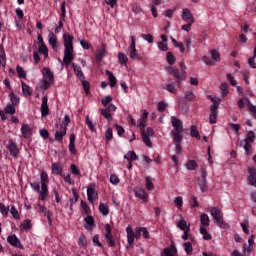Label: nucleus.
Wrapping results in <instances>:
<instances>
[{"label":"nucleus","instance_id":"f257e3e1","mask_svg":"<svg viewBox=\"0 0 256 256\" xmlns=\"http://www.w3.org/2000/svg\"><path fill=\"white\" fill-rule=\"evenodd\" d=\"M137 127H139L141 131V137H142L143 143H145V146L153 147V143L151 142V137L155 135V131L153 130V128L148 127L145 129V127H147V121L142 120L141 118H139L137 121Z\"/></svg>","mask_w":256,"mask_h":256},{"label":"nucleus","instance_id":"f03ea898","mask_svg":"<svg viewBox=\"0 0 256 256\" xmlns=\"http://www.w3.org/2000/svg\"><path fill=\"white\" fill-rule=\"evenodd\" d=\"M172 127L174 128L171 130L172 139H176L179 141L183 138V121L175 116L171 117Z\"/></svg>","mask_w":256,"mask_h":256},{"label":"nucleus","instance_id":"7ed1b4c3","mask_svg":"<svg viewBox=\"0 0 256 256\" xmlns=\"http://www.w3.org/2000/svg\"><path fill=\"white\" fill-rule=\"evenodd\" d=\"M211 216L213 217L214 221H216V225L221 229H227V223L223 221V212L221 209L217 207L210 208Z\"/></svg>","mask_w":256,"mask_h":256},{"label":"nucleus","instance_id":"20e7f679","mask_svg":"<svg viewBox=\"0 0 256 256\" xmlns=\"http://www.w3.org/2000/svg\"><path fill=\"white\" fill-rule=\"evenodd\" d=\"M44 80L43 84L40 86V89H43L44 91H47L48 87H51V83L54 81L53 72L48 67H44L41 71Z\"/></svg>","mask_w":256,"mask_h":256},{"label":"nucleus","instance_id":"39448f33","mask_svg":"<svg viewBox=\"0 0 256 256\" xmlns=\"http://www.w3.org/2000/svg\"><path fill=\"white\" fill-rule=\"evenodd\" d=\"M130 39L131 43L126 50L127 55L132 59V61H142L143 57H141V54L137 53V48L135 47V36H131Z\"/></svg>","mask_w":256,"mask_h":256},{"label":"nucleus","instance_id":"423d86ee","mask_svg":"<svg viewBox=\"0 0 256 256\" xmlns=\"http://www.w3.org/2000/svg\"><path fill=\"white\" fill-rule=\"evenodd\" d=\"M167 71L170 75L174 76L176 79V83H177V87L181 88L182 87V83L181 81H185V75L181 74L179 72V69L175 68V67H168Z\"/></svg>","mask_w":256,"mask_h":256},{"label":"nucleus","instance_id":"0eeeda50","mask_svg":"<svg viewBox=\"0 0 256 256\" xmlns=\"http://www.w3.org/2000/svg\"><path fill=\"white\" fill-rule=\"evenodd\" d=\"M213 105L210 106V116H209V123H211L212 125L217 123V117H219V111L217 109H219V103L215 102V100H213Z\"/></svg>","mask_w":256,"mask_h":256},{"label":"nucleus","instance_id":"6e6552de","mask_svg":"<svg viewBox=\"0 0 256 256\" xmlns=\"http://www.w3.org/2000/svg\"><path fill=\"white\" fill-rule=\"evenodd\" d=\"M133 193L135 197L143 201V203H147L149 201V194L143 188H134Z\"/></svg>","mask_w":256,"mask_h":256},{"label":"nucleus","instance_id":"1a4fd4ad","mask_svg":"<svg viewBox=\"0 0 256 256\" xmlns=\"http://www.w3.org/2000/svg\"><path fill=\"white\" fill-rule=\"evenodd\" d=\"M73 59H75L73 56V49H64L63 63L65 67H69V65L73 63Z\"/></svg>","mask_w":256,"mask_h":256},{"label":"nucleus","instance_id":"9d476101","mask_svg":"<svg viewBox=\"0 0 256 256\" xmlns=\"http://www.w3.org/2000/svg\"><path fill=\"white\" fill-rule=\"evenodd\" d=\"M7 242L9 245L16 247L17 249H25V247L21 244V240H19L15 234L8 236Z\"/></svg>","mask_w":256,"mask_h":256},{"label":"nucleus","instance_id":"9b49d317","mask_svg":"<svg viewBox=\"0 0 256 256\" xmlns=\"http://www.w3.org/2000/svg\"><path fill=\"white\" fill-rule=\"evenodd\" d=\"M67 135V126H60V130H56L55 132V141L58 143H63V137Z\"/></svg>","mask_w":256,"mask_h":256},{"label":"nucleus","instance_id":"f8f14e48","mask_svg":"<svg viewBox=\"0 0 256 256\" xmlns=\"http://www.w3.org/2000/svg\"><path fill=\"white\" fill-rule=\"evenodd\" d=\"M73 35L69 33L63 34L64 49H73Z\"/></svg>","mask_w":256,"mask_h":256},{"label":"nucleus","instance_id":"ddd939ff","mask_svg":"<svg viewBox=\"0 0 256 256\" xmlns=\"http://www.w3.org/2000/svg\"><path fill=\"white\" fill-rule=\"evenodd\" d=\"M177 247H175V244H171L170 247L164 248L162 252V256H178Z\"/></svg>","mask_w":256,"mask_h":256},{"label":"nucleus","instance_id":"4468645a","mask_svg":"<svg viewBox=\"0 0 256 256\" xmlns=\"http://www.w3.org/2000/svg\"><path fill=\"white\" fill-rule=\"evenodd\" d=\"M48 101L49 98H47V96L42 97V104L40 107L42 117H47V115H49V105H47Z\"/></svg>","mask_w":256,"mask_h":256},{"label":"nucleus","instance_id":"2eb2a0df","mask_svg":"<svg viewBox=\"0 0 256 256\" xmlns=\"http://www.w3.org/2000/svg\"><path fill=\"white\" fill-rule=\"evenodd\" d=\"M182 19L186 23H195V18H193V14H191V10L187 8L183 9Z\"/></svg>","mask_w":256,"mask_h":256},{"label":"nucleus","instance_id":"dca6fc26","mask_svg":"<svg viewBox=\"0 0 256 256\" xmlns=\"http://www.w3.org/2000/svg\"><path fill=\"white\" fill-rule=\"evenodd\" d=\"M8 151L12 157H17L19 155V147H17V144L13 141L8 142Z\"/></svg>","mask_w":256,"mask_h":256},{"label":"nucleus","instance_id":"f3484780","mask_svg":"<svg viewBox=\"0 0 256 256\" xmlns=\"http://www.w3.org/2000/svg\"><path fill=\"white\" fill-rule=\"evenodd\" d=\"M72 69H73L76 77L79 79V81H83V79H85V74L83 73L81 66H79L75 63H72Z\"/></svg>","mask_w":256,"mask_h":256},{"label":"nucleus","instance_id":"a211bd4d","mask_svg":"<svg viewBox=\"0 0 256 256\" xmlns=\"http://www.w3.org/2000/svg\"><path fill=\"white\" fill-rule=\"evenodd\" d=\"M39 200L45 201L49 195V189L47 188V184H41V189L39 190Z\"/></svg>","mask_w":256,"mask_h":256},{"label":"nucleus","instance_id":"6ab92c4d","mask_svg":"<svg viewBox=\"0 0 256 256\" xmlns=\"http://www.w3.org/2000/svg\"><path fill=\"white\" fill-rule=\"evenodd\" d=\"M126 233H127V242L129 245H133L135 242V231H133V228H131V225H128L126 227Z\"/></svg>","mask_w":256,"mask_h":256},{"label":"nucleus","instance_id":"aec40b11","mask_svg":"<svg viewBox=\"0 0 256 256\" xmlns=\"http://www.w3.org/2000/svg\"><path fill=\"white\" fill-rule=\"evenodd\" d=\"M248 182L253 187H256V169L255 168H248Z\"/></svg>","mask_w":256,"mask_h":256},{"label":"nucleus","instance_id":"412c9836","mask_svg":"<svg viewBox=\"0 0 256 256\" xmlns=\"http://www.w3.org/2000/svg\"><path fill=\"white\" fill-rule=\"evenodd\" d=\"M48 43L51 45L52 49H57V47H59V41H57V36H55V33L50 32L48 34Z\"/></svg>","mask_w":256,"mask_h":256},{"label":"nucleus","instance_id":"4be33fe9","mask_svg":"<svg viewBox=\"0 0 256 256\" xmlns=\"http://www.w3.org/2000/svg\"><path fill=\"white\" fill-rule=\"evenodd\" d=\"M21 133L24 139H29L33 133V129L28 124H23L21 126Z\"/></svg>","mask_w":256,"mask_h":256},{"label":"nucleus","instance_id":"5701e85b","mask_svg":"<svg viewBox=\"0 0 256 256\" xmlns=\"http://www.w3.org/2000/svg\"><path fill=\"white\" fill-rule=\"evenodd\" d=\"M107 50L105 49V45L102 46L96 51V61L97 63H101L103 61V57H105Z\"/></svg>","mask_w":256,"mask_h":256},{"label":"nucleus","instance_id":"b1692460","mask_svg":"<svg viewBox=\"0 0 256 256\" xmlns=\"http://www.w3.org/2000/svg\"><path fill=\"white\" fill-rule=\"evenodd\" d=\"M85 221V229H87V231H91L93 229V227H95V218H93V216H86L84 218Z\"/></svg>","mask_w":256,"mask_h":256},{"label":"nucleus","instance_id":"393cba45","mask_svg":"<svg viewBox=\"0 0 256 256\" xmlns=\"http://www.w3.org/2000/svg\"><path fill=\"white\" fill-rule=\"evenodd\" d=\"M198 185L202 193H207V191H209V185H208L207 179L198 178Z\"/></svg>","mask_w":256,"mask_h":256},{"label":"nucleus","instance_id":"a878e982","mask_svg":"<svg viewBox=\"0 0 256 256\" xmlns=\"http://www.w3.org/2000/svg\"><path fill=\"white\" fill-rule=\"evenodd\" d=\"M22 93L25 97H31L33 95V90L29 85H27L24 81H21Z\"/></svg>","mask_w":256,"mask_h":256},{"label":"nucleus","instance_id":"bb28decb","mask_svg":"<svg viewBox=\"0 0 256 256\" xmlns=\"http://www.w3.org/2000/svg\"><path fill=\"white\" fill-rule=\"evenodd\" d=\"M87 197L90 203H95V200L97 199V192H95L94 188H87Z\"/></svg>","mask_w":256,"mask_h":256},{"label":"nucleus","instance_id":"cd10ccee","mask_svg":"<svg viewBox=\"0 0 256 256\" xmlns=\"http://www.w3.org/2000/svg\"><path fill=\"white\" fill-rule=\"evenodd\" d=\"M105 73L108 76L110 87H115L117 85V78L113 75V72L106 70Z\"/></svg>","mask_w":256,"mask_h":256},{"label":"nucleus","instance_id":"c85d7f7f","mask_svg":"<svg viewBox=\"0 0 256 256\" xmlns=\"http://www.w3.org/2000/svg\"><path fill=\"white\" fill-rule=\"evenodd\" d=\"M124 159H127V161H137V159H139V156H137V153H135V151L131 150L124 155Z\"/></svg>","mask_w":256,"mask_h":256},{"label":"nucleus","instance_id":"c756f323","mask_svg":"<svg viewBox=\"0 0 256 256\" xmlns=\"http://www.w3.org/2000/svg\"><path fill=\"white\" fill-rule=\"evenodd\" d=\"M190 135L191 137H194V139H197V141H201V135L199 134V130L197 129V126L192 125L190 127Z\"/></svg>","mask_w":256,"mask_h":256},{"label":"nucleus","instance_id":"7c9ffc66","mask_svg":"<svg viewBox=\"0 0 256 256\" xmlns=\"http://www.w3.org/2000/svg\"><path fill=\"white\" fill-rule=\"evenodd\" d=\"M52 173H55L56 175H62L63 174V168H61V164L59 163H52Z\"/></svg>","mask_w":256,"mask_h":256},{"label":"nucleus","instance_id":"2f4dec72","mask_svg":"<svg viewBox=\"0 0 256 256\" xmlns=\"http://www.w3.org/2000/svg\"><path fill=\"white\" fill-rule=\"evenodd\" d=\"M9 97H10V101H11L10 104L15 105V106L17 107V106L19 105L20 101H21V99L19 98V96H17V95L15 94V92H11V93L9 94Z\"/></svg>","mask_w":256,"mask_h":256},{"label":"nucleus","instance_id":"473e14b6","mask_svg":"<svg viewBox=\"0 0 256 256\" xmlns=\"http://www.w3.org/2000/svg\"><path fill=\"white\" fill-rule=\"evenodd\" d=\"M197 167H199V164L195 160H189L186 163V169H188V171H195Z\"/></svg>","mask_w":256,"mask_h":256},{"label":"nucleus","instance_id":"72a5a7b5","mask_svg":"<svg viewBox=\"0 0 256 256\" xmlns=\"http://www.w3.org/2000/svg\"><path fill=\"white\" fill-rule=\"evenodd\" d=\"M38 52L42 53V55H44V59H47V57H49V49L47 48V45H45V43H42L39 46Z\"/></svg>","mask_w":256,"mask_h":256},{"label":"nucleus","instance_id":"f704fd0d","mask_svg":"<svg viewBox=\"0 0 256 256\" xmlns=\"http://www.w3.org/2000/svg\"><path fill=\"white\" fill-rule=\"evenodd\" d=\"M118 61H119L120 65H127V63L129 62V58L127 57V55H125V53L119 52L118 53Z\"/></svg>","mask_w":256,"mask_h":256},{"label":"nucleus","instance_id":"c9c22d12","mask_svg":"<svg viewBox=\"0 0 256 256\" xmlns=\"http://www.w3.org/2000/svg\"><path fill=\"white\" fill-rule=\"evenodd\" d=\"M15 107H17L15 106V104H11V103L7 104L4 109V113H7L8 115H15L16 113Z\"/></svg>","mask_w":256,"mask_h":256},{"label":"nucleus","instance_id":"e433bc0d","mask_svg":"<svg viewBox=\"0 0 256 256\" xmlns=\"http://www.w3.org/2000/svg\"><path fill=\"white\" fill-rule=\"evenodd\" d=\"M174 143H176V153L177 155H181L183 153V148L181 147V143H183V138H180L179 140L173 139Z\"/></svg>","mask_w":256,"mask_h":256},{"label":"nucleus","instance_id":"4c0bfd02","mask_svg":"<svg viewBox=\"0 0 256 256\" xmlns=\"http://www.w3.org/2000/svg\"><path fill=\"white\" fill-rule=\"evenodd\" d=\"M220 90L222 91V97H227L229 95V84L226 82L221 83Z\"/></svg>","mask_w":256,"mask_h":256},{"label":"nucleus","instance_id":"58836bf2","mask_svg":"<svg viewBox=\"0 0 256 256\" xmlns=\"http://www.w3.org/2000/svg\"><path fill=\"white\" fill-rule=\"evenodd\" d=\"M164 89H166V91H168L169 93H172L173 95H177V87H175L174 83L166 84Z\"/></svg>","mask_w":256,"mask_h":256},{"label":"nucleus","instance_id":"ea45409f","mask_svg":"<svg viewBox=\"0 0 256 256\" xmlns=\"http://www.w3.org/2000/svg\"><path fill=\"white\" fill-rule=\"evenodd\" d=\"M200 223L204 227H209V215H207L205 213L201 214V216H200Z\"/></svg>","mask_w":256,"mask_h":256},{"label":"nucleus","instance_id":"a19ab883","mask_svg":"<svg viewBox=\"0 0 256 256\" xmlns=\"http://www.w3.org/2000/svg\"><path fill=\"white\" fill-rule=\"evenodd\" d=\"M146 189H148V191H153L155 189L153 178H151V176L146 177Z\"/></svg>","mask_w":256,"mask_h":256},{"label":"nucleus","instance_id":"79ce46f5","mask_svg":"<svg viewBox=\"0 0 256 256\" xmlns=\"http://www.w3.org/2000/svg\"><path fill=\"white\" fill-rule=\"evenodd\" d=\"M177 227L181 229V231H187V229H189V226H187V221L185 220V218H182L178 222Z\"/></svg>","mask_w":256,"mask_h":256},{"label":"nucleus","instance_id":"37998d69","mask_svg":"<svg viewBox=\"0 0 256 256\" xmlns=\"http://www.w3.org/2000/svg\"><path fill=\"white\" fill-rule=\"evenodd\" d=\"M99 211L102 215H104V217L109 215V207L107 206V204L100 203Z\"/></svg>","mask_w":256,"mask_h":256},{"label":"nucleus","instance_id":"c03bdc74","mask_svg":"<svg viewBox=\"0 0 256 256\" xmlns=\"http://www.w3.org/2000/svg\"><path fill=\"white\" fill-rule=\"evenodd\" d=\"M200 233L201 235H203V239H205V241L211 240V234H209V232L207 231V228L203 226L200 227Z\"/></svg>","mask_w":256,"mask_h":256},{"label":"nucleus","instance_id":"a18cd8bd","mask_svg":"<svg viewBox=\"0 0 256 256\" xmlns=\"http://www.w3.org/2000/svg\"><path fill=\"white\" fill-rule=\"evenodd\" d=\"M255 132L253 131H249L246 135V138L244 139V141H247L248 143H255Z\"/></svg>","mask_w":256,"mask_h":256},{"label":"nucleus","instance_id":"49530a36","mask_svg":"<svg viewBox=\"0 0 256 256\" xmlns=\"http://www.w3.org/2000/svg\"><path fill=\"white\" fill-rule=\"evenodd\" d=\"M16 71L18 74L19 79H25V77H27V72H25V70L23 69V67L21 66H17L16 67Z\"/></svg>","mask_w":256,"mask_h":256},{"label":"nucleus","instance_id":"de8ad7c7","mask_svg":"<svg viewBox=\"0 0 256 256\" xmlns=\"http://www.w3.org/2000/svg\"><path fill=\"white\" fill-rule=\"evenodd\" d=\"M0 213L4 217H7L9 215V206H5L4 203L0 202Z\"/></svg>","mask_w":256,"mask_h":256},{"label":"nucleus","instance_id":"09e8293b","mask_svg":"<svg viewBox=\"0 0 256 256\" xmlns=\"http://www.w3.org/2000/svg\"><path fill=\"white\" fill-rule=\"evenodd\" d=\"M100 113L103 117H105V119H107V121H112L113 120V116L109 113V110L100 109Z\"/></svg>","mask_w":256,"mask_h":256},{"label":"nucleus","instance_id":"8fccbe9b","mask_svg":"<svg viewBox=\"0 0 256 256\" xmlns=\"http://www.w3.org/2000/svg\"><path fill=\"white\" fill-rule=\"evenodd\" d=\"M40 180L41 184L44 183V185H47L49 183V175L45 171H42L40 174Z\"/></svg>","mask_w":256,"mask_h":256},{"label":"nucleus","instance_id":"3c124183","mask_svg":"<svg viewBox=\"0 0 256 256\" xmlns=\"http://www.w3.org/2000/svg\"><path fill=\"white\" fill-rule=\"evenodd\" d=\"M184 250L187 253V255H191L193 253V244H191V242H185Z\"/></svg>","mask_w":256,"mask_h":256},{"label":"nucleus","instance_id":"603ef678","mask_svg":"<svg viewBox=\"0 0 256 256\" xmlns=\"http://www.w3.org/2000/svg\"><path fill=\"white\" fill-rule=\"evenodd\" d=\"M78 245L80 247H85L87 245V237L85 234H81L78 239Z\"/></svg>","mask_w":256,"mask_h":256},{"label":"nucleus","instance_id":"864d4df0","mask_svg":"<svg viewBox=\"0 0 256 256\" xmlns=\"http://www.w3.org/2000/svg\"><path fill=\"white\" fill-rule=\"evenodd\" d=\"M166 61L169 65H173L176 61L175 56L171 52H167L166 54Z\"/></svg>","mask_w":256,"mask_h":256},{"label":"nucleus","instance_id":"5fc2aeb1","mask_svg":"<svg viewBox=\"0 0 256 256\" xmlns=\"http://www.w3.org/2000/svg\"><path fill=\"white\" fill-rule=\"evenodd\" d=\"M211 57L213 59V61H221V55L219 54V52L217 50H211L210 51Z\"/></svg>","mask_w":256,"mask_h":256},{"label":"nucleus","instance_id":"6e6d98bb","mask_svg":"<svg viewBox=\"0 0 256 256\" xmlns=\"http://www.w3.org/2000/svg\"><path fill=\"white\" fill-rule=\"evenodd\" d=\"M174 205H176V207L178 209H181L183 207V197L181 196H177L175 199H174Z\"/></svg>","mask_w":256,"mask_h":256},{"label":"nucleus","instance_id":"4d7b16f0","mask_svg":"<svg viewBox=\"0 0 256 256\" xmlns=\"http://www.w3.org/2000/svg\"><path fill=\"white\" fill-rule=\"evenodd\" d=\"M10 213H11L13 219H20L21 218L19 216V211L17 210V208H15V206H11Z\"/></svg>","mask_w":256,"mask_h":256},{"label":"nucleus","instance_id":"13d9d810","mask_svg":"<svg viewBox=\"0 0 256 256\" xmlns=\"http://www.w3.org/2000/svg\"><path fill=\"white\" fill-rule=\"evenodd\" d=\"M63 21H65V18L60 17L58 26L55 28L54 33H61V30L63 29Z\"/></svg>","mask_w":256,"mask_h":256},{"label":"nucleus","instance_id":"bf43d9fd","mask_svg":"<svg viewBox=\"0 0 256 256\" xmlns=\"http://www.w3.org/2000/svg\"><path fill=\"white\" fill-rule=\"evenodd\" d=\"M186 101H195V94L192 91L185 92Z\"/></svg>","mask_w":256,"mask_h":256},{"label":"nucleus","instance_id":"052dcab7","mask_svg":"<svg viewBox=\"0 0 256 256\" xmlns=\"http://www.w3.org/2000/svg\"><path fill=\"white\" fill-rule=\"evenodd\" d=\"M104 238L106 239L108 247H115L116 243H115V239H113V235L104 237Z\"/></svg>","mask_w":256,"mask_h":256},{"label":"nucleus","instance_id":"680f3d73","mask_svg":"<svg viewBox=\"0 0 256 256\" xmlns=\"http://www.w3.org/2000/svg\"><path fill=\"white\" fill-rule=\"evenodd\" d=\"M86 125L88 129H90L92 132H95V126L93 125L91 119H89V115L86 116Z\"/></svg>","mask_w":256,"mask_h":256},{"label":"nucleus","instance_id":"e2e57ef3","mask_svg":"<svg viewBox=\"0 0 256 256\" xmlns=\"http://www.w3.org/2000/svg\"><path fill=\"white\" fill-rule=\"evenodd\" d=\"M105 139L107 141H111V139H113V129L108 128L105 132Z\"/></svg>","mask_w":256,"mask_h":256},{"label":"nucleus","instance_id":"0e129e2a","mask_svg":"<svg viewBox=\"0 0 256 256\" xmlns=\"http://www.w3.org/2000/svg\"><path fill=\"white\" fill-rule=\"evenodd\" d=\"M141 37L148 43H153V41H154L153 35H151V34H141Z\"/></svg>","mask_w":256,"mask_h":256},{"label":"nucleus","instance_id":"69168bd1","mask_svg":"<svg viewBox=\"0 0 256 256\" xmlns=\"http://www.w3.org/2000/svg\"><path fill=\"white\" fill-rule=\"evenodd\" d=\"M92 241L94 244L97 245V247H100V249H103V244L99 241V236L97 234L93 236Z\"/></svg>","mask_w":256,"mask_h":256},{"label":"nucleus","instance_id":"338daca9","mask_svg":"<svg viewBox=\"0 0 256 256\" xmlns=\"http://www.w3.org/2000/svg\"><path fill=\"white\" fill-rule=\"evenodd\" d=\"M157 109L160 113H163V111H165V109H167V103H165L163 101L159 102Z\"/></svg>","mask_w":256,"mask_h":256},{"label":"nucleus","instance_id":"774afa93","mask_svg":"<svg viewBox=\"0 0 256 256\" xmlns=\"http://www.w3.org/2000/svg\"><path fill=\"white\" fill-rule=\"evenodd\" d=\"M21 227H23V229H31V220H24L23 223H21Z\"/></svg>","mask_w":256,"mask_h":256}]
</instances>
